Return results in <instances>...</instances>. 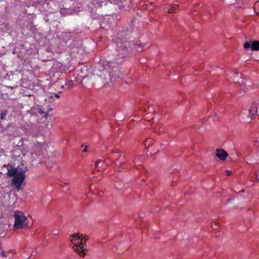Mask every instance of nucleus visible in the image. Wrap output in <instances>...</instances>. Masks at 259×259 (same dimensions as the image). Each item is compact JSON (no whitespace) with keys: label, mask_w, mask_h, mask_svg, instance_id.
I'll list each match as a JSON object with an SVG mask.
<instances>
[{"label":"nucleus","mask_w":259,"mask_h":259,"mask_svg":"<svg viewBox=\"0 0 259 259\" xmlns=\"http://www.w3.org/2000/svg\"><path fill=\"white\" fill-rule=\"evenodd\" d=\"M116 44V57L112 61H108L107 63V69L109 75L111 77H119L120 72L118 69V64L122 62L121 59L128 56L134 50L137 52H141L143 50V45L142 44H134L133 42L128 41L126 38H120L118 36L114 40Z\"/></svg>","instance_id":"f257e3e1"},{"label":"nucleus","mask_w":259,"mask_h":259,"mask_svg":"<svg viewBox=\"0 0 259 259\" xmlns=\"http://www.w3.org/2000/svg\"><path fill=\"white\" fill-rule=\"evenodd\" d=\"M88 239L83 237L82 235L74 234L73 235L71 242L75 246L74 251L78 253L80 257H84L86 255L84 251H88L85 248V243Z\"/></svg>","instance_id":"f03ea898"},{"label":"nucleus","mask_w":259,"mask_h":259,"mask_svg":"<svg viewBox=\"0 0 259 259\" xmlns=\"http://www.w3.org/2000/svg\"><path fill=\"white\" fill-rule=\"evenodd\" d=\"M14 218L15 223L13 227L15 229H22L28 227V220L23 212L15 211Z\"/></svg>","instance_id":"7ed1b4c3"},{"label":"nucleus","mask_w":259,"mask_h":259,"mask_svg":"<svg viewBox=\"0 0 259 259\" xmlns=\"http://www.w3.org/2000/svg\"><path fill=\"white\" fill-rule=\"evenodd\" d=\"M25 172H21L15 176L12 179V184L16 186L17 188H20L23 181L25 179Z\"/></svg>","instance_id":"20e7f679"},{"label":"nucleus","mask_w":259,"mask_h":259,"mask_svg":"<svg viewBox=\"0 0 259 259\" xmlns=\"http://www.w3.org/2000/svg\"><path fill=\"white\" fill-rule=\"evenodd\" d=\"M257 114L259 115V100L252 104L249 109V116L253 118Z\"/></svg>","instance_id":"39448f33"},{"label":"nucleus","mask_w":259,"mask_h":259,"mask_svg":"<svg viewBox=\"0 0 259 259\" xmlns=\"http://www.w3.org/2000/svg\"><path fill=\"white\" fill-rule=\"evenodd\" d=\"M215 155L222 160H225L228 157V153L223 149H218L216 150Z\"/></svg>","instance_id":"423d86ee"},{"label":"nucleus","mask_w":259,"mask_h":259,"mask_svg":"<svg viewBox=\"0 0 259 259\" xmlns=\"http://www.w3.org/2000/svg\"><path fill=\"white\" fill-rule=\"evenodd\" d=\"M17 172V171L15 168L11 167V168L8 169L7 175L9 177H15V176H16L18 174Z\"/></svg>","instance_id":"0eeeda50"},{"label":"nucleus","mask_w":259,"mask_h":259,"mask_svg":"<svg viewBox=\"0 0 259 259\" xmlns=\"http://www.w3.org/2000/svg\"><path fill=\"white\" fill-rule=\"evenodd\" d=\"M178 8V6L177 5L175 4L173 5L169 9L165 8L164 9V12H168L169 13H172L175 12L176 10Z\"/></svg>","instance_id":"6e6552de"},{"label":"nucleus","mask_w":259,"mask_h":259,"mask_svg":"<svg viewBox=\"0 0 259 259\" xmlns=\"http://www.w3.org/2000/svg\"><path fill=\"white\" fill-rule=\"evenodd\" d=\"M251 49L253 51L259 50V41L257 40L253 41L251 44Z\"/></svg>","instance_id":"1a4fd4ad"},{"label":"nucleus","mask_w":259,"mask_h":259,"mask_svg":"<svg viewBox=\"0 0 259 259\" xmlns=\"http://www.w3.org/2000/svg\"><path fill=\"white\" fill-rule=\"evenodd\" d=\"M153 143V140L149 138L146 140V141L145 142V145L146 147L147 146L148 148H149L150 146L152 145Z\"/></svg>","instance_id":"9d476101"},{"label":"nucleus","mask_w":259,"mask_h":259,"mask_svg":"<svg viewBox=\"0 0 259 259\" xmlns=\"http://www.w3.org/2000/svg\"><path fill=\"white\" fill-rule=\"evenodd\" d=\"M65 85L67 86L68 89L71 88L73 86V81L72 80H67L65 82Z\"/></svg>","instance_id":"9b49d317"},{"label":"nucleus","mask_w":259,"mask_h":259,"mask_svg":"<svg viewBox=\"0 0 259 259\" xmlns=\"http://www.w3.org/2000/svg\"><path fill=\"white\" fill-rule=\"evenodd\" d=\"M254 12L259 15V2H257L254 5Z\"/></svg>","instance_id":"f8f14e48"},{"label":"nucleus","mask_w":259,"mask_h":259,"mask_svg":"<svg viewBox=\"0 0 259 259\" xmlns=\"http://www.w3.org/2000/svg\"><path fill=\"white\" fill-rule=\"evenodd\" d=\"M7 114H8V111L7 110L2 111L1 113L0 119H1V120L4 119L5 117L6 116V115H7Z\"/></svg>","instance_id":"ddd939ff"},{"label":"nucleus","mask_w":259,"mask_h":259,"mask_svg":"<svg viewBox=\"0 0 259 259\" xmlns=\"http://www.w3.org/2000/svg\"><path fill=\"white\" fill-rule=\"evenodd\" d=\"M251 45H250V42H245L243 45L244 48L245 49H249L250 48H251Z\"/></svg>","instance_id":"4468645a"},{"label":"nucleus","mask_w":259,"mask_h":259,"mask_svg":"<svg viewBox=\"0 0 259 259\" xmlns=\"http://www.w3.org/2000/svg\"><path fill=\"white\" fill-rule=\"evenodd\" d=\"M119 158H120V157H119L117 159H116L115 160V163L116 165H120L121 163V162H123V161H121V160H120Z\"/></svg>","instance_id":"2eb2a0df"},{"label":"nucleus","mask_w":259,"mask_h":259,"mask_svg":"<svg viewBox=\"0 0 259 259\" xmlns=\"http://www.w3.org/2000/svg\"><path fill=\"white\" fill-rule=\"evenodd\" d=\"M103 161H96L95 163L96 167L99 166L100 164H103Z\"/></svg>","instance_id":"dca6fc26"},{"label":"nucleus","mask_w":259,"mask_h":259,"mask_svg":"<svg viewBox=\"0 0 259 259\" xmlns=\"http://www.w3.org/2000/svg\"><path fill=\"white\" fill-rule=\"evenodd\" d=\"M0 254L3 256V257H7V255H6V254L5 253V252L2 250L1 252H0Z\"/></svg>","instance_id":"f3484780"},{"label":"nucleus","mask_w":259,"mask_h":259,"mask_svg":"<svg viewBox=\"0 0 259 259\" xmlns=\"http://www.w3.org/2000/svg\"><path fill=\"white\" fill-rule=\"evenodd\" d=\"M226 173L227 176H229L232 174V171L230 170H227L226 171Z\"/></svg>","instance_id":"a211bd4d"},{"label":"nucleus","mask_w":259,"mask_h":259,"mask_svg":"<svg viewBox=\"0 0 259 259\" xmlns=\"http://www.w3.org/2000/svg\"><path fill=\"white\" fill-rule=\"evenodd\" d=\"M139 109L140 110H141V111H146V109L144 107V108H143L141 106H139Z\"/></svg>","instance_id":"6ab92c4d"},{"label":"nucleus","mask_w":259,"mask_h":259,"mask_svg":"<svg viewBox=\"0 0 259 259\" xmlns=\"http://www.w3.org/2000/svg\"><path fill=\"white\" fill-rule=\"evenodd\" d=\"M38 113L42 114V113H44L45 112L43 111V110L41 109H39L38 110Z\"/></svg>","instance_id":"aec40b11"},{"label":"nucleus","mask_w":259,"mask_h":259,"mask_svg":"<svg viewBox=\"0 0 259 259\" xmlns=\"http://www.w3.org/2000/svg\"><path fill=\"white\" fill-rule=\"evenodd\" d=\"M54 96L57 98H59L60 97L59 94H55Z\"/></svg>","instance_id":"412c9836"},{"label":"nucleus","mask_w":259,"mask_h":259,"mask_svg":"<svg viewBox=\"0 0 259 259\" xmlns=\"http://www.w3.org/2000/svg\"><path fill=\"white\" fill-rule=\"evenodd\" d=\"M83 152H87V147L85 146L84 148L82 150Z\"/></svg>","instance_id":"4be33fe9"},{"label":"nucleus","mask_w":259,"mask_h":259,"mask_svg":"<svg viewBox=\"0 0 259 259\" xmlns=\"http://www.w3.org/2000/svg\"><path fill=\"white\" fill-rule=\"evenodd\" d=\"M230 4H234V2L233 1H232V0H227Z\"/></svg>","instance_id":"5701e85b"},{"label":"nucleus","mask_w":259,"mask_h":259,"mask_svg":"<svg viewBox=\"0 0 259 259\" xmlns=\"http://www.w3.org/2000/svg\"><path fill=\"white\" fill-rule=\"evenodd\" d=\"M49 98L50 99H52V98H53V95H52L51 96H50ZM50 100H51V99H50V100H49V101H50Z\"/></svg>","instance_id":"b1692460"},{"label":"nucleus","mask_w":259,"mask_h":259,"mask_svg":"<svg viewBox=\"0 0 259 259\" xmlns=\"http://www.w3.org/2000/svg\"><path fill=\"white\" fill-rule=\"evenodd\" d=\"M256 178H257V180H259L258 175H256Z\"/></svg>","instance_id":"393cba45"},{"label":"nucleus","mask_w":259,"mask_h":259,"mask_svg":"<svg viewBox=\"0 0 259 259\" xmlns=\"http://www.w3.org/2000/svg\"><path fill=\"white\" fill-rule=\"evenodd\" d=\"M64 87V85H62L61 86V88H63Z\"/></svg>","instance_id":"a878e982"},{"label":"nucleus","mask_w":259,"mask_h":259,"mask_svg":"<svg viewBox=\"0 0 259 259\" xmlns=\"http://www.w3.org/2000/svg\"><path fill=\"white\" fill-rule=\"evenodd\" d=\"M148 109L149 110H150V107L149 106H148Z\"/></svg>","instance_id":"bb28decb"},{"label":"nucleus","mask_w":259,"mask_h":259,"mask_svg":"<svg viewBox=\"0 0 259 259\" xmlns=\"http://www.w3.org/2000/svg\"><path fill=\"white\" fill-rule=\"evenodd\" d=\"M244 190H242L240 191V192H244Z\"/></svg>","instance_id":"cd10ccee"},{"label":"nucleus","mask_w":259,"mask_h":259,"mask_svg":"<svg viewBox=\"0 0 259 259\" xmlns=\"http://www.w3.org/2000/svg\"><path fill=\"white\" fill-rule=\"evenodd\" d=\"M13 250H10V252L11 253H12V252H13Z\"/></svg>","instance_id":"c85d7f7f"},{"label":"nucleus","mask_w":259,"mask_h":259,"mask_svg":"<svg viewBox=\"0 0 259 259\" xmlns=\"http://www.w3.org/2000/svg\"><path fill=\"white\" fill-rule=\"evenodd\" d=\"M159 132H162V131L160 129H159Z\"/></svg>","instance_id":"c756f323"},{"label":"nucleus","mask_w":259,"mask_h":259,"mask_svg":"<svg viewBox=\"0 0 259 259\" xmlns=\"http://www.w3.org/2000/svg\"><path fill=\"white\" fill-rule=\"evenodd\" d=\"M238 0H234V1H237Z\"/></svg>","instance_id":"7c9ffc66"}]
</instances>
